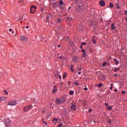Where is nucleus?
I'll return each mask as SVG.
<instances>
[{
  "instance_id": "obj_1",
  "label": "nucleus",
  "mask_w": 127,
  "mask_h": 127,
  "mask_svg": "<svg viewBox=\"0 0 127 127\" xmlns=\"http://www.w3.org/2000/svg\"><path fill=\"white\" fill-rule=\"evenodd\" d=\"M16 101L13 100L11 101H9L7 103V105L6 106L7 109H8L9 106H15L16 105Z\"/></svg>"
},
{
  "instance_id": "obj_2",
  "label": "nucleus",
  "mask_w": 127,
  "mask_h": 127,
  "mask_svg": "<svg viewBox=\"0 0 127 127\" xmlns=\"http://www.w3.org/2000/svg\"><path fill=\"white\" fill-rule=\"evenodd\" d=\"M4 124L6 127H9L11 125L10 119H7L4 120Z\"/></svg>"
},
{
  "instance_id": "obj_3",
  "label": "nucleus",
  "mask_w": 127,
  "mask_h": 127,
  "mask_svg": "<svg viewBox=\"0 0 127 127\" xmlns=\"http://www.w3.org/2000/svg\"><path fill=\"white\" fill-rule=\"evenodd\" d=\"M80 60V57L77 56H74L72 57V62L74 63H77Z\"/></svg>"
},
{
  "instance_id": "obj_4",
  "label": "nucleus",
  "mask_w": 127,
  "mask_h": 127,
  "mask_svg": "<svg viewBox=\"0 0 127 127\" xmlns=\"http://www.w3.org/2000/svg\"><path fill=\"white\" fill-rule=\"evenodd\" d=\"M36 6L32 5L30 8V12L31 13H34L36 11Z\"/></svg>"
},
{
  "instance_id": "obj_5",
  "label": "nucleus",
  "mask_w": 127,
  "mask_h": 127,
  "mask_svg": "<svg viewBox=\"0 0 127 127\" xmlns=\"http://www.w3.org/2000/svg\"><path fill=\"white\" fill-rule=\"evenodd\" d=\"M32 106L31 105H29L28 106H26L23 109V111L24 112H28L30 110H31Z\"/></svg>"
},
{
  "instance_id": "obj_6",
  "label": "nucleus",
  "mask_w": 127,
  "mask_h": 127,
  "mask_svg": "<svg viewBox=\"0 0 127 127\" xmlns=\"http://www.w3.org/2000/svg\"><path fill=\"white\" fill-rule=\"evenodd\" d=\"M71 109L72 111H75L76 110V104L75 103H71Z\"/></svg>"
},
{
  "instance_id": "obj_7",
  "label": "nucleus",
  "mask_w": 127,
  "mask_h": 127,
  "mask_svg": "<svg viewBox=\"0 0 127 127\" xmlns=\"http://www.w3.org/2000/svg\"><path fill=\"white\" fill-rule=\"evenodd\" d=\"M82 52L83 58H85V57H87V53L86 52V51H85L84 49H82Z\"/></svg>"
},
{
  "instance_id": "obj_8",
  "label": "nucleus",
  "mask_w": 127,
  "mask_h": 127,
  "mask_svg": "<svg viewBox=\"0 0 127 127\" xmlns=\"http://www.w3.org/2000/svg\"><path fill=\"white\" fill-rule=\"evenodd\" d=\"M60 100L62 104H64V103H65V102H66V98H65V97L60 98Z\"/></svg>"
},
{
  "instance_id": "obj_9",
  "label": "nucleus",
  "mask_w": 127,
  "mask_h": 127,
  "mask_svg": "<svg viewBox=\"0 0 127 127\" xmlns=\"http://www.w3.org/2000/svg\"><path fill=\"white\" fill-rule=\"evenodd\" d=\"M59 6V4L58 3V2H55L53 3V7H54V8H56Z\"/></svg>"
},
{
  "instance_id": "obj_10",
  "label": "nucleus",
  "mask_w": 127,
  "mask_h": 127,
  "mask_svg": "<svg viewBox=\"0 0 127 127\" xmlns=\"http://www.w3.org/2000/svg\"><path fill=\"white\" fill-rule=\"evenodd\" d=\"M56 103L57 105H61V104H62L60 101V98L56 99Z\"/></svg>"
},
{
  "instance_id": "obj_11",
  "label": "nucleus",
  "mask_w": 127,
  "mask_h": 127,
  "mask_svg": "<svg viewBox=\"0 0 127 127\" xmlns=\"http://www.w3.org/2000/svg\"><path fill=\"white\" fill-rule=\"evenodd\" d=\"M99 75L100 76V79L101 80H104L106 79V78H105V75L104 74H102L101 72H100V73H99Z\"/></svg>"
},
{
  "instance_id": "obj_12",
  "label": "nucleus",
  "mask_w": 127,
  "mask_h": 127,
  "mask_svg": "<svg viewBox=\"0 0 127 127\" xmlns=\"http://www.w3.org/2000/svg\"><path fill=\"white\" fill-rule=\"evenodd\" d=\"M20 38L21 41H26L27 40V38L24 36H22Z\"/></svg>"
},
{
  "instance_id": "obj_13",
  "label": "nucleus",
  "mask_w": 127,
  "mask_h": 127,
  "mask_svg": "<svg viewBox=\"0 0 127 127\" xmlns=\"http://www.w3.org/2000/svg\"><path fill=\"white\" fill-rule=\"evenodd\" d=\"M99 4L101 6H105V1L104 0H101L99 2Z\"/></svg>"
},
{
  "instance_id": "obj_14",
  "label": "nucleus",
  "mask_w": 127,
  "mask_h": 127,
  "mask_svg": "<svg viewBox=\"0 0 127 127\" xmlns=\"http://www.w3.org/2000/svg\"><path fill=\"white\" fill-rule=\"evenodd\" d=\"M6 101V98L4 97H0V102L1 103L2 101Z\"/></svg>"
},
{
  "instance_id": "obj_15",
  "label": "nucleus",
  "mask_w": 127,
  "mask_h": 127,
  "mask_svg": "<svg viewBox=\"0 0 127 127\" xmlns=\"http://www.w3.org/2000/svg\"><path fill=\"white\" fill-rule=\"evenodd\" d=\"M56 92H57V86H55L54 87V90H53V91H52V93H53V94H55V93H56Z\"/></svg>"
},
{
  "instance_id": "obj_16",
  "label": "nucleus",
  "mask_w": 127,
  "mask_h": 127,
  "mask_svg": "<svg viewBox=\"0 0 127 127\" xmlns=\"http://www.w3.org/2000/svg\"><path fill=\"white\" fill-rule=\"evenodd\" d=\"M111 28L112 30H115L116 29V28H117V27H116V26H115V24L113 23V24H111Z\"/></svg>"
},
{
  "instance_id": "obj_17",
  "label": "nucleus",
  "mask_w": 127,
  "mask_h": 127,
  "mask_svg": "<svg viewBox=\"0 0 127 127\" xmlns=\"http://www.w3.org/2000/svg\"><path fill=\"white\" fill-rule=\"evenodd\" d=\"M107 108L108 111H112V110H113V106H107Z\"/></svg>"
},
{
  "instance_id": "obj_18",
  "label": "nucleus",
  "mask_w": 127,
  "mask_h": 127,
  "mask_svg": "<svg viewBox=\"0 0 127 127\" xmlns=\"http://www.w3.org/2000/svg\"><path fill=\"white\" fill-rule=\"evenodd\" d=\"M114 61L116 63L115 65H118L119 64V61H118V60L117 59H114Z\"/></svg>"
},
{
  "instance_id": "obj_19",
  "label": "nucleus",
  "mask_w": 127,
  "mask_h": 127,
  "mask_svg": "<svg viewBox=\"0 0 127 127\" xmlns=\"http://www.w3.org/2000/svg\"><path fill=\"white\" fill-rule=\"evenodd\" d=\"M59 3H60L59 6H60L63 5V4H64V2H63V0H61L59 1Z\"/></svg>"
},
{
  "instance_id": "obj_20",
  "label": "nucleus",
  "mask_w": 127,
  "mask_h": 127,
  "mask_svg": "<svg viewBox=\"0 0 127 127\" xmlns=\"http://www.w3.org/2000/svg\"><path fill=\"white\" fill-rule=\"evenodd\" d=\"M66 76H67V73L64 72L63 75V79H65V78H66Z\"/></svg>"
},
{
  "instance_id": "obj_21",
  "label": "nucleus",
  "mask_w": 127,
  "mask_h": 127,
  "mask_svg": "<svg viewBox=\"0 0 127 127\" xmlns=\"http://www.w3.org/2000/svg\"><path fill=\"white\" fill-rule=\"evenodd\" d=\"M74 66V65H71L70 66V70H71V71H72V72H73V71H74V70H73V67Z\"/></svg>"
},
{
  "instance_id": "obj_22",
  "label": "nucleus",
  "mask_w": 127,
  "mask_h": 127,
  "mask_svg": "<svg viewBox=\"0 0 127 127\" xmlns=\"http://www.w3.org/2000/svg\"><path fill=\"white\" fill-rule=\"evenodd\" d=\"M106 65H108V64L106 62H104L103 64H102V67H105Z\"/></svg>"
},
{
  "instance_id": "obj_23",
  "label": "nucleus",
  "mask_w": 127,
  "mask_h": 127,
  "mask_svg": "<svg viewBox=\"0 0 127 127\" xmlns=\"http://www.w3.org/2000/svg\"><path fill=\"white\" fill-rule=\"evenodd\" d=\"M73 94H74V91L73 90L69 91V94H70L71 95H72Z\"/></svg>"
},
{
  "instance_id": "obj_24",
  "label": "nucleus",
  "mask_w": 127,
  "mask_h": 127,
  "mask_svg": "<svg viewBox=\"0 0 127 127\" xmlns=\"http://www.w3.org/2000/svg\"><path fill=\"white\" fill-rule=\"evenodd\" d=\"M120 70V67H116L114 69L115 72H117V71H119Z\"/></svg>"
},
{
  "instance_id": "obj_25",
  "label": "nucleus",
  "mask_w": 127,
  "mask_h": 127,
  "mask_svg": "<svg viewBox=\"0 0 127 127\" xmlns=\"http://www.w3.org/2000/svg\"><path fill=\"white\" fill-rule=\"evenodd\" d=\"M97 85L98 86V88H101V87H103V84L102 83H99L97 84Z\"/></svg>"
},
{
  "instance_id": "obj_26",
  "label": "nucleus",
  "mask_w": 127,
  "mask_h": 127,
  "mask_svg": "<svg viewBox=\"0 0 127 127\" xmlns=\"http://www.w3.org/2000/svg\"><path fill=\"white\" fill-rule=\"evenodd\" d=\"M23 18V16H20L19 18L17 20H21Z\"/></svg>"
},
{
  "instance_id": "obj_27",
  "label": "nucleus",
  "mask_w": 127,
  "mask_h": 127,
  "mask_svg": "<svg viewBox=\"0 0 127 127\" xmlns=\"http://www.w3.org/2000/svg\"><path fill=\"white\" fill-rule=\"evenodd\" d=\"M107 123H108V124H111L112 121L111 120V119H108L107 120Z\"/></svg>"
},
{
  "instance_id": "obj_28",
  "label": "nucleus",
  "mask_w": 127,
  "mask_h": 127,
  "mask_svg": "<svg viewBox=\"0 0 127 127\" xmlns=\"http://www.w3.org/2000/svg\"><path fill=\"white\" fill-rule=\"evenodd\" d=\"M92 42L93 43H94V44H96V40H95V39L94 38H92Z\"/></svg>"
},
{
  "instance_id": "obj_29",
  "label": "nucleus",
  "mask_w": 127,
  "mask_h": 127,
  "mask_svg": "<svg viewBox=\"0 0 127 127\" xmlns=\"http://www.w3.org/2000/svg\"><path fill=\"white\" fill-rule=\"evenodd\" d=\"M109 5H110V7H114V4H113V3H110L109 4Z\"/></svg>"
},
{
  "instance_id": "obj_30",
  "label": "nucleus",
  "mask_w": 127,
  "mask_h": 127,
  "mask_svg": "<svg viewBox=\"0 0 127 127\" xmlns=\"http://www.w3.org/2000/svg\"><path fill=\"white\" fill-rule=\"evenodd\" d=\"M55 121H56V123H57V122H58V119H54L52 120V122H54Z\"/></svg>"
},
{
  "instance_id": "obj_31",
  "label": "nucleus",
  "mask_w": 127,
  "mask_h": 127,
  "mask_svg": "<svg viewBox=\"0 0 127 127\" xmlns=\"http://www.w3.org/2000/svg\"><path fill=\"white\" fill-rule=\"evenodd\" d=\"M81 45H87V43H85V42H82L81 43Z\"/></svg>"
},
{
  "instance_id": "obj_32",
  "label": "nucleus",
  "mask_w": 127,
  "mask_h": 127,
  "mask_svg": "<svg viewBox=\"0 0 127 127\" xmlns=\"http://www.w3.org/2000/svg\"><path fill=\"white\" fill-rule=\"evenodd\" d=\"M49 20V15H47V21Z\"/></svg>"
},
{
  "instance_id": "obj_33",
  "label": "nucleus",
  "mask_w": 127,
  "mask_h": 127,
  "mask_svg": "<svg viewBox=\"0 0 127 127\" xmlns=\"http://www.w3.org/2000/svg\"><path fill=\"white\" fill-rule=\"evenodd\" d=\"M89 52L90 53H92L93 52V49L91 48L89 49Z\"/></svg>"
},
{
  "instance_id": "obj_34",
  "label": "nucleus",
  "mask_w": 127,
  "mask_h": 127,
  "mask_svg": "<svg viewBox=\"0 0 127 127\" xmlns=\"http://www.w3.org/2000/svg\"><path fill=\"white\" fill-rule=\"evenodd\" d=\"M77 7H78L79 9H82L81 5H77Z\"/></svg>"
},
{
  "instance_id": "obj_35",
  "label": "nucleus",
  "mask_w": 127,
  "mask_h": 127,
  "mask_svg": "<svg viewBox=\"0 0 127 127\" xmlns=\"http://www.w3.org/2000/svg\"><path fill=\"white\" fill-rule=\"evenodd\" d=\"M57 21H58V22H60L61 21V19H60V18H58L57 19Z\"/></svg>"
},
{
  "instance_id": "obj_36",
  "label": "nucleus",
  "mask_w": 127,
  "mask_h": 127,
  "mask_svg": "<svg viewBox=\"0 0 127 127\" xmlns=\"http://www.w3.org/2000/svg\"><path fill=\"white\" fill-rule=\"evenodd\" d=\"M59 58L60 59H64V57H63L62 56H60Z\"/></svg>"
},
{
  "instance_id": "obj_37",
  "label": "nucleus",
  "mask_w": 127,
  "mask_h": 127,
  "mask_svg": "<svg viewBox=\"0 0 127 127\" xmlns=\"http://www.w3.org/2000/svg\"><path fill=\"white\" fill-rule=\"evenodd\" d=\"M4 92L5 93L6 95H8V92H7L6 90H4Z\"/></svg>"
},
{
  "instance_id": "obj_38",
  "label": "nucleus",
  "mask_w": 127,
  "mask_h": 127,
  "mask_svg": "<svg viewBox=\"0 0 127 127\" xmlns=\"http://www.w3.org/2000/svg\"><path fill=\"white\" fill-rule=\"evenodd\" d=\"M60 9H61V10H63L64 9V7H61V6H60Z\"/></svg>"
},
{
  "instance_id": "obj_39",
  "label": "nucleus",
  "mask_w": 127,
  "mask_h": 127,
  "mask_svg": "<svg viewBox=\"0 0 127 127\" xmlns=\"http://www.w3.org/2000/svg\"><path fill=\"white\" fill-rule=\"evenodd\" d=\"M62 126H63V124H60L59 125H58V127H62Z\"/></svg>"
},
{
  "instance_id": "obj_40",
  "label": "nucleus",
  "mask_w": 127,
  "mask_h": 127,
  "mask_svg": "<svg viewBox=\"0 0 127 127\" xmlns=\"http://www.w3.org/2000/svg\"><path fill=\"white\" fill-rule=\"evenodd\" d=\"M75 10L77 12V13H79L80 12V10H78V9H76Z\"/></svg>"
},
{
  "instance_id": "obj_41",
  "label": "nucleus",
  "mask_w": 127,
  "mask_h": 127,
  "mask_svg": "<svg viewBox=\"0 0 127 127\" xmlns=\"http://www.w3.org/2000/svg\"><path fill=\"white\" fill-rule=\"evenodd\" d=\"M124 13L125 15H127V11H125Z\"/></svg>"
},
{
  "instance_id": "obj_42",
  "label": "nucleus",
  "mask_w": 127,
  "mask_h": 127,
  "mask_svg": "<svg viewBox=\"0 0 127 127\" xmlns=\"http://www.w3.org/2000/svg\"><path fill=\"white\" fill-rule=\"evenodd\" d=\"M79 48H80V49H83V45H81L80 47H79Z\"/></svg>"
},
{
  "instance_id": "obj_43",
  "label": "nucleus",
  "mask_w": 127,
  "mask_h": 127,
  "mask_svg": "<svg viewBox=\"0 0 127 127\" xmlns=\"http://www.w3.org/2000/svg\"><path fill=\"white\" fill-rule=\"evenodd\" d=\"M42 114H45V110H43L42 112Z\"/></svg>"
},
{
  "instance_id": "obj_44",
  "label": "nucleus",
  "mask_w": 127,
  "mask_h": 127,
  "mask_svg": "<svg viewBox=\"0 0 127 127\" xmlns=\"http://www.w3.org/2000/svg\"><path fill=\"white\" fill-rule=\"evenodd\" d=\"M75 85L76 86H79V84H78L77 82H76V83H75Z\"/></svg>"
},
{
  "instance_id": "obj_45",
  "label": "nucleus",
  "mask_w": 127,
  "mask_h": 127,
  "mask_svg": "<svg viewBox=\"0 0 127 127\" xmlns=\"http://www.w3.org/2000/svg\"><path fill=\"white\" fill-rule=\"evenodd\" d=\"M41 11H44V8H41Z\"/></svg>"
},
{
  "instance_id": "obj_46",
  "label": "nucleus",
  "mask_w": 127,
  "mask_h": 127,
  "mask_svg": "<svg viewBox=\"0 0 127 127\" xmlns=\"http://www.w3.org/2000/svg\"><path fill=\"white\" fill-rule=\"evenodd\" d=\"M87 90H88V88L85 87L84 88V91H87Z\"/></svg>"
},
{
  "instance_id": "obj_47",
  "label": "nucleus",
  "mask_w": 127,
  "mask_h": 127,
  "mask_svg": "<svg viewBox=\"0 0 127 127\" xmlns=\"http://www.w3.org/2000/svg\"><path fill=\"white\" fill-rule=\"evenodd\" d=\"M89 113H91V112H92V109H89Z\"/></svg>"
},
{
  "instance_id": "obj_48",
  "label": "nucleus",
  "mask_w": 127,
  "mask_h": 127,
  "mask_svg": "<svg viewBox=\"0 0 127 127\" xmlns=\"http://www.w3.org/2000/svg\"><path fill=\"white\" fill-rule=\"evenodd\" d=\"M122 94H126V91H123L122 92Z\"/></svg>"
},
{
  "instance_id": "obj_49",
  "label": "nucleus",
  "mask_w": 127,
  "mask_h": 127,
  "mask_svg": "<svg viewBox=\"0 0 127 127\" xmlns=\"http://www.w3.org/2000/svg\"><path fill=\"white\" fill-rule=\"evenodd\" d=\"M82 70V68H80L78 69V71H81Z\"/></svg>"
},
{
  "instance_id": "obj_50",
  "label": "nucleus",
  "mask_w": 127,
  "mask_h": 127,
  "mask_svg": "<svg viewBox=\"0 0 127 127\" xmlns=\"http://www.w3.org/2000/svg\"><path fill=\"white\" fill-rule=\"evenodd\" d=\"M114 76H115V77H117V76H118V74L115 73V74H114Z\"/></svg>"
},
{
  "instance_id": "obj_51",
  "label": "nucleus",
  "mask_w": 127,
  "mask_h": 127,
  "mask_svg": "<svg viewBox=\"0 0 127 127\" xmlns=\"http://www.w3.org/2000/svg\"><path fill=\"white\" fill-rule=\"evenodd\" d=\"M110 90H113V86L110 87Z\"/></svg>"
},
{
  "instance_id": "obj_52",
  "label": "nucleus",
  "mask_w": 127,
  "mask_h": 127,
  "mask_svg": "<svg viewBox=\"0 0 127 127\" xmlns=\"http://www.w3.org/2000/svg\"><path fill=\"white\" fill-rule=\"evenodd\" d=\"M55 75L56 77H57V76H59V75H57V74L55 73Z\"/></svg>"
},
{
  "instance_id": "obj_53",
  "label": "nucleus",
  "mask_w": 127,
  "mask_h": 127,
  "mask_svg": "<svg viewBox=\"0 0 127 127\" xmlns=\"http://www.w3.org/2000/svg\"><path fill=\"white\" fill-rule=\"evenodd\" d=\"M115 92H118V89H115Z\"/></svg>"
},
{
  "instance_id": "obj_54",
  "label": "nucleus",
  "mask_w": 127,
  "mask_h": 127,
  "mask_svg": "<svg viewBox=\"0 0 127 127\" xmlns=\"http://www.w3.org/2000/svg\"><path fill=\"white\" fill-rule=\"evenodd\" d=\"M70 19H71V21H73V18L70 17Z\"/></svg>"
},
{
  "instance_id": "obj_55",
  "label": "nucleus",
  "mask_w": 127,
  "mask_h": 127,
  "mask_svg": "<svg viewBox=\"0 0 127 127\" xmlns=\"http://www.w3.org/2000/svg\"><path fill=\"white\" fill-rule=\"evenodd\" d=\"M105 106H109V104L108 103H105Z\"/></svg>"
},
{
  "instance_id": "obj_56",
  "label": "nucleus",
  "mask_w": 127,
  "mask_h": 127,
  "mask_svg": "<svg viewBox=\"0 0 127 127\" xmlns=\"http://www.w3.org/2000/svg\"><path fill=\"white\" fill-rule=\"evenodd\" d=\"M75 2H77V1H79V0H75Z\"/></svg>"
},
{
  "instance_id": "obj_57",
  "label": "nucleus",
  "mask_w": 127,
  "mask_h": 127,
  "mask_svg": "<svg viewBox=\"0 0 127 127\" xmlns=\"http://www.w3.org/2000/svg\"><path fill=\"white\" fill-rule=\"evenodd\" d=\"M80 74H81V71H79L78 72V75H80Z\"/></svg>"
},
{
  "instance_id": "obj_58",
  "label": "nucleus",
  "mask_w": 127,
  "mask_h": 127,
  "mask_svg": "<svg viewBox=\"0 0 127 127\" xmlns=\"http://www.w3.org/2000/svg\"><path fill=\"white\" fill-rule=\"evenodd\" d=\"M59 78V79H60L61 80V75H60Z\"/></svg>"
},
{
  "instance_id": "obj_59",
  "label": "nucleus",
  "mask_w": 127,
  "mask_h": 127,
  "mask_svg": "<svg viewBox=\"0 0 127 127\" xmlns=\"http://www.w3.org/2000/svg\"><path fill=\"white\" fill-rule=\"evenodd\" d=\"M86 103V101H83V104H85Z\"/></svg>"
},
{
  "instance_id": "obj_60",
  "label": "nucleus",
  "mask_w": 127,
  "mask_h": 127,
  "mask_svg": "<svg viewBox=\"0 0 127 127\" xmlns=\"http://www.w3.org/2000/svg\"><path fill=\"white\" fill-rule=\"evenodd\" d=\"M9 31H10V32H11V28H10V29H9Z\"/></svg>"
},
{
  "instance_id": "obj_61",
  "label": "nucleus",
  "mask_w": 127,
  "mask_h": 127,
  "mask_svg": "<svg viewBox=\"0 0 127 127\" xmlns=\"http://www.w3.org/2000/svg\"><path fill=\"white\" fill-rule=\"evenodd\" d=\"M58 47H61V45H58Z\"/></svg>"
},
{
  "instance_id": "obj_62",
  "label": "nucleus",
  "mask_w": 127,
  "mask_h": 127,
  "mask_svg": "<svg viewBox=\"0 0 127 127\" xmlns=\"http://www.w3.org/2000/svg\"><path fill=\"white\" fill-rule=\"evenodd\" d=\"M26 28H29V26H26Z\"/></svg>"
},
{
  "instance_id": "obj_63",
  "label": "nucleus",
  "mask_w": 127,
  "mask_h": 127,
  "mask_svg": "<svg viewBox=\"0 0 127 127\" xmlns=\"http://www.w3.org/2000/svg\"><path fill=\"white\" fill-rule=\"evenodd\" d=\"M45 126H47V125H48V124H47V123H45Z\"/></svg>"
},
{
  "instance_id": "obj_64",
  "label": "nucleus",
  "mask_w": 127,
  "mask_h": 127,
  "mask_svg": "<svg viewBox=\"0 0 127 127\" xmlns=\"http://www.w3.org/2000/svg\"><path fill=\"white\" fill-rule=\"evenodd\" d=\"M117 8H120V6L118 5L117 6Z\"/></svg>"
}]
</instances>
